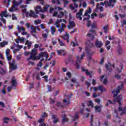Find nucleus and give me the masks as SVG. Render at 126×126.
Listing matches in <instances>:
<instances>
[{
	"label": "nucleus",
	"instance_id": "obj_1",
	"mask_svg": "<svg viewBox=\"0 0 126 126\" xmlns=\"http://www.w3.org/2000/svg\"><path fill=\"white\" fill-rule=\"evenodd\" d=\"M36 55H37V50L35 49L32 50L31 52V56L27 59V61H30V60H32V61H36V60H40L41 57L44 58V57L46 59H48V57H49L48 53L46 52H42L39 53L37 57H36Z\"/></svg>",
	"mask_w": 126,
	"mask_h": 126
},
{
	"label": "nucleus",
	"instance_id": "obj_2",
	"mask_svg": "<svg viewBox=\"0 0 126 126\" xmlns=\"http://www.w3.org/2000/svg\"><path fill=\"white\" fill-rule=\"evenodd\" d=\"M86 53H87V56L88 58V60L89 62H90L92 60L91 57L93 55V52L91 51V49L89 48H91L94 46V44L92 43L90 40H88L86 42Z\"/></svg>",
	"mask_w": 126,
	"mask_h": 126
},
{
	"label": "nucleus",
	"instance_id": "obj_3",
	"mask_svg": "<svg viewBox=\"0 0 126 126\" xmlns=\"http://www.w3.org/2000/svg\"><path fill=\"white\" fill-rule=\"evenodd\" d=\"M123 100V95L121 94L118 95L117 98H115L114 101L112 102L111 100H108V102L106 104V106L108 107L109 106V104H115L116 102H118L119 105V107L118 108L119 111H122L123 110V108L121 107L122 106V101Z\"/></svg>",
	"mask_w": 126,
	"mask_h": 126
},
{
	"label": "nucleus",
	"instance_id": "obj_4",
	"mask_svg": "<svg viewBox=\"0 0 126 126\" xmlns=\"http://www.w3.org/2000/svg\"><path fill=\"white\" fill-rule=\"evenodd\" d=\"M116 0H109V1L105 0L104 2L100 3V5L102 6L105 5V7H114L115 6L114 3H116Z\"/></svg>",
	"mask_w": 126,
	"mask_h": 126
},
{
	"label": "nucleus",
	"instance_id": "obj_5",
	"mask_svg": "<svg viewBox=\"0 0 126 126\" xmlns=\"http://www.w3.org/2000/svg\"><path fill=\"white\" fill-rule=\"evenodd\" d=\"M19 2L16 1V0H13V5L12 6L11 8H10L9 10L10 11V12H12L13 11H16L17 10V8L16 7V6H17V5H19V4H21L22 3V0H18Z\"/></svg>",
	"mask_w": 126,
	"mask_h": 126
},
{
	"label": "nucleus",
	"instance_id": "obj_6",
	"mask_svg": "<svg viewBox=\"0 0 126 126\" xmlns=\"http://www.w3.org/2000/svg\"><path fill=\"white\" fill-rule=\"evenodd\" d=\"M49 7H50V5H46L43 7V10L42 9V8H41V6H37L35 8V13L36 14H38L39 12H42V13H44V11H47V10H48V8H49Z\"/></svg>",
	"mask_w": 126,
	"mask_h": 126
},
{
	"label": "nucleus",
	"instance_id": "obj_7",
	"mask_svg": "<svg viewBox=\"0 0 126 126\" xmlns=\"http://www.w3.org/2000/svg\"><path fill=\"white\" fill-rule=\"evenodd\" d=\"M63 102L64 104L61 102H58L57 103V106L60 107V108H63L64 106H68V105H69V104H70V101H69V100H66V99H64L63 100Z\"/></svg>",
	"mask_w": 126,
	"mask_h": 126
},
{
	"label": "nucleus",
	"instance_id": "obj_8",
	"mask_svg": "<svg viewBox=\"0 0 126 126\" xmlns=\"http://www.w3.org/2000/svg\"><path fill=\"white\" fill-rule=\"evenodd\" d=\"M9 64L10 65V72H11L12 70H14V69L17 68V65L15 63V61L14 60L9 62Z\"/></svg>",
	"mask_w": 126,
	"mask_h": 126
},
{
	"label": "nucleus",
	"instance_id": "obj_9",
	"mask_svg": "<svg viewBox=\"0 0 126 126\" xmlns=\"http://www.w3.org/2000/svg\"><path fill=\"white\" fill-rule=\"evenodd\" d=\"M124 87V83L121 82V86H119L118 87V89L117 90H114L112 92V93H116V94H114L113 95L114 98H116V97H117V96H118V94H119V93H120V91L121 90V89H123Z\"/></svg>",
	"mask_w": 126,
	"mask_h": 126
},
{
	"label": "nucleus",
	"instance_id": "obj_10",
	"mask_svg": "<svg viewBox=\"0 0 126 126\" xmlns=\"http://www.w3.org/2000/svg\"><path fill=\"white\" fill-rule=\"evenodd\" d=\"M84 56H85L84 52L83 53V54L81 55V58H79V57H77V61L76 62V67L78 69H79L80 66H79V63H81V61L82 60V59L84 58Z\"/></svg>",
	"mask_w": 126,
	"mask_h": 126
},
{
	"label": "nucleus",
	"instance_id": "obj_11",
	"mask_svg": "<svg viewBox=\"0 0 126 126\" xmlns=\"http://www.w3.org/2000/svg\"><path fill=\"white\" fill-rule=\"evenodd\" d=\"M83 9H80L79 11L76 14V17L78 20H82V14H83Z\"/></svg>",
	"mask_w": 126,
	"mask_h": 126
},
{
	"label": "nucleus",
	"instance_id": "obj_12",
	"mask_svg": "<svg viewBox=\"0 0 126 126\" xmlns=\"http://www.w3.org/2000/svg\"><path fill=\"white\" fill-rule=\"evenodd\" d=\"M63 0V1L64 3V6L65 7L66 6L67 4H68V2H69V1H68V0ZM52 3H57V4H61V2L60 1V0H52Z\"/></svg>",
	"mask_w": 126,
	"mask_h": 126
},
{
	"label": "nucleus",
	"instance_id": "obj_13",
	"mask_svg": "<svg viewBox=\"0 0 126 126\" xmlns=\"http://www.w3.org/2000/svg\"><path fill=\"white\" fill-rule=\"evenodd\" d=\"M89 14L91 13V8L89 7L88 9H87V10H86L85 14L84 15V16H88V18H85L84 19V21H85V20H89V19L90 18V15H88Z\"/></svg>",
	"mask_w": 126,
	"mask_h": 126
},
{
	"label": "nucleus",
	"instance_id": "obj_14",
	"mask_svg": "<svg viewBox=\"0 0 126 126\" xmlns=\"http://www.w3.org/2000/svg\"><path fill=\"white\" fill-rule=\"evenodd\" d=\"M115 67V65L112 64L110 63H108V64H106L105 65V68H106L107 70L109 71L110 72L112 71L113 68Z\"/></svg>",
	"mask_w": 126,
	"mask_h": 126
},
{
	"label": "nucleus",
	"instance_id": "obj_15",
	"mask_svg": "<svg viewBox=\"0 0 126 126\" xmlns=\"http://www.w3.org/2000/svg\"><path fill=\"white\" fill-rule=\"evenodd\" d=\"M74 27H75V22L73 21L69 20V25L67 26L68 29H72V28H74Z\"/></svg>",
	"mask_w": 126,
	"mask_h": 126
},
{
	"label": "nucleus",
	"instance_id": "obj_16",
	"mask_svg": "<svg viewBox=\"0 0 126 126\" xmlns=\"http://www.w3.org/2000/svg\"><path fill=\"white\" fill-rule=\"evenodd\" d=\"M62 37L63 40L66 41L67 43H69V34L67 32H65L63 35H62Z\"/></svg>",
	"mask_w": 126,
	"mask_h": 126
},
{
	"label": "nucleus",
	"instance_id": "obj_17",
	"mask_svg": "<svg viewBox=\"0 0 126 126\" xmlns=\"http://www.w3.org/2000/svg\"><path fill=\"white\" fill-rule=\"evenodd\" d=\"M27 15H29L30 17H33V18H37L38 17V15L35 14V12L33 11H30V12H28L27 13Z\"/></svg>",
	"mask_w": 126,
	"mask_h": 126
},
{
	"label": "nucleus",
	"instance_id": "obj_18",
	"mask_svg": "<svg viewBox=\"0 0 126 126\" xmlns=\"http://www.w3.org/2000/svg\"><path fill=\"white\" fill-rule=\"evenodd\" d=\"M14 47L17 48V49L14 50L13 52L14 53H17V52H18L19 51H20V49H22V48H23V46L19 45L18 44L16 45L15 44V43L14 44Z\"/></svg>",
	"mask_w": 126,
	"mask_h": 126
},
{
	"label": "nucleus",
	"instance_id": "obj_19",
	"mask_svg": "<svg viewBox=\"0 0 126 126\" xmlns=\"http://www.w3.org/2000/svg\"><path fill=\"white\" fill-rule=\"evenodd\" d=\"M57 53L60 56H62V55L63 54V56H64L66 54V50H65V49L57 50Z\"/></svg>",
	"mask_w": 126,
	"mask_h": 126
},
{
	"label": "nucleus",
	"instance_id": "obj_20",
	"mask_svg": "<svg viewBox=\"0 0 126 126\" xmlns=\"http://www.w3.org/2000/svg\"><path fill=\"white\" fill-rule=\"evenodd\" d=\"M102 46H103V43L98 39H96L95 41V47H96V48H101Z\"/></svg>",
	"mask_w": 126,
	"mask_h": 126
},
{
	"label": "nucleus",
	"instance_id": "obj_21",
	"mask_svg": "<svg viewBox=\"0 0 126 126\" xmlns=\"http://www.w3.org/2000/svg\"><path fill=\"white\" fill-rule=\"evenodd\" d=\"M11 84L12 87H16L17 85V82H16V80H15L14 77H13L11 79Z\"/></svg>",
	"mask_w": 126,
	"mask_h": 126
},
{
	"label": "nucleus",
	"instance_id": "obj_22",
	"mask_svg": "<svg viewBox=\"0 0 126 126\" xmlns=\"http://www.w3.org/2000/svg\"><path fill=\"white\" fill-rule=\"evenodd\" d=\"M69 7L72 10H74L75 8H77V7H78V5L76 2H74V4H70Z\"/></svg>",
	"mask_w": 126,
	"mask_h": 126
},
{
	"label": "nucleus",
	"instance_id": "obj_23",
	"mask_svg": "<svg viewBox=\"0 0 126 126\" xmlns=\"http://www.w3.org/2000/svg\"><path fill=\"white\" fill-rule=\"evenodd\" d=\"M62 117H63V118H62L63 124H64V123H67V122H68V119L66 117V115H65V114L62 115Z\"/></svg>",
	"mask_w": 126,
	"mask_h": 126
},
{
	"label": "nucleus",
	"instance_id": "obj_24",
	"mask_svg": "<svg viewBox=\"0 0 126 126\" xmlns=\"http://www.w3.org/2000/svg\"><path fill=\"white\" fill-rule=\"evenodd\" d=\"M82 71L86 72V74H87V75H89L90 77H91V74L92 73V72H89V71H88V69H86L83 67L82 68Z\"/></svg>",
	"mask_w": 126,
	"mask_h": 126
},
{
	"label": "nucleus",
	"instance_id": "obj_25",
	"mask_svg": "<svg viewBox=\"0 0 126 126\" xmlns=\"http://www.w3.org/2000/svg\"><path fill=\"white\" fill-rule=\"evenodd\" d=\"M0 16L1 17V18H3V17H7L8 16V15H7V11L1 12L0 14Z\"/></svg>",
	"mask_w": 126,
	"mask_h": 126
},
{
	"label": "nucleus",
	"instance_id": "obj_26",
	"mask_svg": "<svg viewBox=\"0 0 126 126\" xmlns=\"http://www.w3.org/2000/svg\"><path fill=\"white\" fill-rule=\"evenodd\" d=\"M66 27L65 25L62 23L61 24V27L58 29V31H59V32H63L64 31V28H66Z\"/></svg>",
	"mask_w": 126,
	"mask_h": 126
},
{
	"label": "nucleus",
	"instance_id": "obj_27",
	"mask_svg": "<svg viewBox=\"0 0 126 126\" xmlns=\"http://www.w3.org/2000/svg\"><path fill=\"white\" fill-rule=\"evenodd\" d=\"M71 120L73 121L78 120V112H76L75 113V115L71 117Z\"/></svg>",
	"mask_w": 126,
	"mask_h": 126
},
{
	"label": "nucleus",
	"instance_id": "obj_28",
	"mask_svg": "<svg viewBox=\"0 0 126 126\" xmlns=\"http://www.w3.org/2000/svg\"><path fill=\"white\" fill-rule=\"evenodd\" d=\"M87 36L88 38H90L92 40V41H93L94 40V32H93L92 33H88Z\"/></svg>",
	"mask_w": 126,
	"mask_h": 126
},
{
	"label": "nucleus",
	"instance_id": "obj_29",
	"mask_svg": "<svg viewBox=\"0 0 126 126\" xmlns=\"http://www.w3.org/2000/svg\"><path fill=\"white\" fill-rule=\"evenodd\" d=\"M52 119L53 120H54V121H53L54 124H57V123L59 122V119L57 118V115H53L52 116Z\"/></svg>",
	"mask_w": 126,
	"mask_h": 126
},
{
	"label": "nucleus",
	"instance_id": "obj_30",
	"mask_svg": "<svg viewBox=\"0 0 126 126\" xmlns=\"http://www.w3.org/2000/svg\"><path fill=\"white\" fill-rule=\"evenodd\" d=\"M98 89L100 91V92H105L106 91V89L103 85H100L98 87Z\"/></svg>",
	"mask_w": 126,
	"mask_h": 126
},
{
	"label": "nucleus",
	"instance_id": "obj_31",
	"mask_svg": "<svg viewBox=\"0 0 126 126\" xmlns=\"http://www.w3.org/2000/svg\"><path fill=\"white\" fill-rule=\"evenodd\" d=\"M101 108H102V105L98 106L96 105L94 107V109L95 110L96 113L98 112L100 113L101 112Z\"/></svg>",
	"mask_w": 126,
	"mask_h": 126
},
{
	"label": "nucleus",
	"instance_id": "obj_32",
	"mask_svg": "<svg viewBox=\"0 0 126 126\" xmlns=\"http://www.w3.org/2000/svg\"><path fill=\"white\" fill-rule=\"evenodd\" d=\"M32 41H30L29 40H27L25 45H28V48L30 49L31 48V46H32Z\"/></svg>",
	"mask_w": 126,
	"mask_h": 126
},
{
	"label": "nucleus",
	"instance_id": "obj_33",
	"mask_svg": "<svg viewBox=\"0 0 126 126\" xmlns=\"http://www.w3.org/2000/svg\"><path fill=\"white\" fill-rule=\"evenodd\" d=\"M58 42L60 46L62 47H65V43L63 41L61 40V39L58 38Z\"/></svg>",
	"mask_w": 126,
	"mask_h": 126
},
{
	"label": "nucleus",
	"instance_id": "obj_34",
	"mask_svg": "<svg viewBox=\"0 0 126 126\" xmlns=\"http://www.w3.org/2000/svg\"><path fill=\"white\" fill-rule=\"evenodd\" d=\"M18 31L19 32H25V28L23 27H19V26L17 27Z\"/></svg>",
	"mask_w": 126,
	"mask_h": 126
},
{
	"label": "nucleus",
	"instance_id": "obj_35",
	"mask_svg": "<svg viewBox=\"0 0 126 126\" xmlns=\"http://www.w3.org/2000/svg\"><path fill=\"white\" fill-rule=\"evenodd\" d=\"M8 44V42L7 41H3V42L0 43V47H5V46H7Z\"/></svg>",
	"mask_w": 126,
	"mask_h": 126
},
{
	"label": "nucleus",
	"instance_id": "obj_36",
	"mask_svg": "<svg viewBox=\"0 0 126 126\" xmlns=\"http://www.w3.org/2000/svg\"><path fill=\"white\" fill-rule=\"evenodd\" d=\"M64 15V13H63V11H61L60 12V14L58 15L57 17L58 18H62V17H63Z\"/></svg>",
	"mask_w": 126,
	"mask_h": 126
},
{
	"label": "nucleus",
	"instance_id": "obj_37",
	"mask_svg": "<svg viewBox=\"0 0 126 126\" xmlns=\"http://www.w3.org/2000/svg\"><path fill=\"white\" fill-rule=\"evenodd\" d=\"M45 59L44 58H42L41 59L40 61H39V63L37 64V66L39 67H41V66H42V65H43V63H42V62H43V61H44Z\"/></svg>",
	"mask_w": 126,
	"mask_h": 126
},
{
	"label": "nucleus",
	"instance_id": "obj_38",
	"mask_svg": "<svg viewBox=\"0 0 126 126\" xmlns=\"http://www.w3.org/2000/svg\"><path fill=\"white\" fill-rule=\"evenodd\" d=\"M88 106L89 107H91V108H93V107H94V104H93V102H92V101H89L88 102Z\"/></svg>",
	"mask_w": 126,
	"mask_h": 126
},
{
	"label": "nucleus",
	"instance_id": "obj_39",
	"mask_svg": "<svg viewBox=\"0 0 126 126\" xmlns=\"http://www.w3.org/2000/svg\"><path fill=\"white\" fill-rule=\"evenodd\" d=\"M82 108L80 109V114H83V110H84V107H85V105H84V103L82 104Z\"/></svg>",
	"mask_w": 126,
	"mask_h": 126
},
{
	"label": "nucleus",
	"instance_id": "obj_40",
	"mask_svg": "<svg viewBox=\"0 0 126 126\" xmlns=\"http://www.w3.org/2000/svg\"><path fill=\"white\" fill-rule=\"evenodd\" d=\"M36 27H35L32 25L31 26V29L32 30V32H36Z\"/></svg>",
	"mask_w": 126,
	"mask_h": 126
},
{
	"label": "nucleus",
	"instance_id": "obj_41",
	"mask_svg": "<svg viewBox=\"0 0 126 126\" xmlns=\"http://www.w3.org/2000/svg\"><path fill=\"white\" fill-rule=\"evenodd\" d=\"M120 10H121L122 12H125L126 11V6H124L123 8H121L122 7V6H120Z\"/></svg>",
	"mask_w": 126,
	"mask_h": 126
},
{
	"label": "nucleus",
	"instance_id": "obj_42",
	"mask_svg": "<svg viewBox=\"0 0 126 126\" xmlns=\"http://www.w3.org/2000/svg\"><path fill=\"white\" fill-rule=\"evenodd\" d=\"M82 6L84 8H86L87 6V2H86V1H84L83 3H82Z\"/></svg>",
	"mask_w": 126,
	"mask_h": 126
},
{
	"label": "nucleus",
	"instance_id": "obj_43",
	"mask_svg": "<svg viewBox=\"0 0 126 126\" xmlns=\"http://www.w3.org/2000/svg\"><path fill=\"white\" fill-rule=\"evenodd\" d=\"M96 28H97V25L95 23H93L92 25H91L92 29H94Z\"/></svg>",
	"mask_w": 126,
	"mask_h": 126
},
{
	"label": "nucleus",
	"instance_id": "obj_44",
	"mask_svg": "<svg viewBox=\"0 0 126 126\" xmlns=\"http://www.w3.org/2000/svg\"><path fill=\"white\" fill-rule=\"evenodd\" d=\"M44 122H45V119L44 118H40L38 121V123L40 124H42V123H44Z\"/></svg>",
	"mask_w": 126,
	"mask_h": 126
},
{
	"label": "nucleus",
	"instance_id": "obj_45",
	"mask_svg": "<svg viewBox=\"0 0 126 126\" xmlns=\"http://www.w3.org/2000/svg\"><path fill=\"white\" fill-rule=\"evenodd\" d=\"M103 29L104 30V32H108L109 31V28H108V26H105L103 27Z\"/></svg>",
	"mask_w": 126,
	"mask_h": 126
},
{
	"label": "nucleus",
	"instance_id": "obj_46",
	"mask_svg": "<svg viewBox=\"0 0 126 126\" xmlns=\"http://www.w3.org/2000/svg\"><path fill=\"white\" fill-rule=\"evenodd\" d=\"M41 20H35L34 21V23H35L36 25H38V24H41Z\"/></svg>",
	"mask_w": 126,
	"mask_h": 126
},
{
	"label": "nucleus",
	"instance_id": "obj_47",
	"mask_svg": "<svg viewBox=\"0 0 126 126\" xmlns=\"http://www.w3.org/2000/svg\"><path fill=\"white\" fill-rule=\"evenodd\" d=\"M0 74H4L5 73V71L1 67H0Z\"/></svg>",
	"mask_w": 126,
	"mask_h": 126
},
{
	"label": "nucleus",
	"instance_id": "obj_48",
	"mask_svg": "<svg viewBox=\"0 0 126 126\" xmlns=\"http://www.w3.org/2000/svg\"><path fill=\"white\" fill-rule=\"evenodd\" d=\"M8 121H9V118H8L6 117L3 119V122L5 123V124H7V123H8Z\"/></svg>",
	"mask_w": 126,
	"mask_h": 126
},
{
	"label": "nucleus",
	"instance_id": "obj_49",
	"mask_svg": "<svg viewBox=\"0 0 126 126\" xmlns=\"http://www.w3.org/2000/svg\"><path fill=\"white\" fill-rule=\"evenodd\" d=\"M48 117V114L46 113L45 112H44L42 115H41V118H47Z\"/></svg>",
	"mask_w": 126,
	"mask_h": 126
},
{
	"label": "nucleus",
	"instance_id": "obj_50",
	"mask_svg": "<svg viewBox=\"0 0 126 126\" xmlns=\"http://www.w3.org/2000/svg\"><path fill=\"white\" fill-rule=\"evenodd\" d=\"M123 68H124V66H123V65H121V69L120 70V68H117V70L120 73V72H122V70H123Z\"/></svg>",
	"mask_w": 126,
	"mask_h": 126
},
{
	"label": "nucleus",
	"instance_id": "obj_51",
	"mask_svg": "<svg viewBox=\"0 0 126 126\" xmlns=\"http://www.w3.org/2000/svg\"><path fill=\"white\" fill-rule=\"evenodd\" d=\"M118 53L119 55H122V53H123V49H122V48L119 47L118 48Z\"/></svg>",
	"mask_w": 126,
	"mask_h": 126
},
{
	"label": "nucleus",
	"instance_id": "obj_52",
	"mask_svg": "<svg viewBox=\"0 0 126 126\" xmlns=\"http://www.w3.org/2000/svg\"><path fill=\"white\" fill-rule=\"evenodd\" d=\"M93 122V115H91V121H90V124L91 126H93V124H92V122Z\"/></svg>",
	"mask_w": 126,
	"mask_h": 126
},
{
	"label": "nucleus",
	"instance_id": "obj_53",
	"mask_svg": "<svg viewBox=\"0 0 126 126\" xmlns=\"http://www.w3.org/2000/svg\"><path fill=\"white\" fill-rule=\"evenodd\" d=\"M59 23H60V19H58L57 22L55 23L56 25V27H57V28H58V27H59L60 26V25H59Z\"/></svg>",
	"mask_w": 126,
	"mask_h": 126
},
{
	"label": "nucleus",
	"instance_id": "obj_54",
	"mask_svg": "<svg viewBox=\"0 0 126 126\" xmlns=\"http://www.w3.org/2000/svg\"><path fill=\"white\" fill-rule=\"evenodd\" d=\"M42 37L44 38L45 40H47V38L48 37V34L47 33H43L42 34Z\"/></svg>",
	"mask_w": 126,
	"mask_h": 126
},
{
	"label": "nucleus",
	"instance_id": "obj_55",
	"mask_svg": "<svg viewBox=\"0 0 126 126\" xmlns=\"http://www.w3.org/2000/svg\"><path fill=\"white\" fill-rule=\"evenodd\" d=\"M66 76L68 78H70V77H71V73H70V72H67L66 73Z\"/></svg>",
	"mask_w": 126,
	"mask_h": 126
},
{
	"label": "nucleus",
	"instance_id": "obj_56",
	"mask_svg": "<svg viewBox=\"0 0 126 126\" xmlns=\"http://www.w3.org/2000/svg\"><path fill=\"white\" fill-rule=\"evenodd\" d=\"M6 58H7V60L8 61H11V56H10L9 54L8 55H6Z\"/></svg>",
	"mask_w": 126,
	"mask_h": 126
},
{
	"label": "nucleus",
	"instance_id": "obj_57",
	"mask_svg": "<svg viewBox=\"0 0 126 126\" xmlns=\"http://www.w3.org/2000/svg\"><path fill=\"white\" fill-rule=\"evenodd\" d=\"M119 16H120V18H125V17H126V14H124L123 15L119 14Z\"/></svg>",
	"mask_w": 126,
	"mask_h": 126
},
{
	"label": "nucleus",
	"instance_id": "obj_58",
	"mask_svg": "<svg viewBox=\"0 0 126 126\" xmlns=\"http://www.w3.org/2000/svg\"><path fill=\"white\" fill-rule=\"evenodd\" d=\"M9 52H10V50H9V49H7L5 51L6 56L9 55Z\"/></svg>",
	"mask_w": 126,
	"mask_h": 126
},
{
	"label": "nucleus",
	"instance_id": "obj_59",
	"mask_svg": "<svg viewBox=\"0 0 126 126\" xmlns=\"http://www.w3.org/2000/svg\"><path fill=\"white\" fill-rule=\"evenodd\" d=\"M51 32H56V28L55 27H51Z\"/></svg>",
	"mask_w": 126,
	"mask_h": 126
},
{
	"label": "nucleus",
	"instance_id": "obj_60",
	"mask_svg": "<svg viewBox=\"0 0 126 126\" xmlns=\"http://www.w3.org/2000/svg\"><path fill=\"white\" fill-rule=\"evenodd\" d=\"M94 16H95V17H96V16H97V14L96 13H93V14H92V17H92V19H94Z\"/></svg>",
	"mask_w": 126,
	"mask_h": 126
},
{
	"label": "nucleus",
	"instance_id": "obj_61",
	"mask_svg": "<svg viewBox=\"0 0 126 126\" xmlns=\"http://www.w3.org/2000/svg\"><path fill=\"white\" fill-rule=\"evenodd\" d=\"M95 102L96 103H97V104H100V102H101V100L99 98H96L95 99Z\"/></svg>",
	"mask_w": 126,
	"mask_h": 126
},
{
	"label": "nucleus",
	"instance_id": "obj_62",
	"mask_svg": "<svg viewBox=\"0 0 126 126\" xmlns=\"http://www.w3.org/2000/svg\"><path fill=\"white\" fill-rule=\"evenodd\" d=\"M71 82L73 83H76V79L75 78H73L71 79Z\"/></svg>",
	"mask_w": 126,
	"mask_h": 126
},
{
	"label": "nucleus",
	"instance_id": "obj_63",
	"mask_svg": "<svg viewBox=\"0 0 126 126\" xmlns=\"http://www.w3.org/2000/svg\"><path fill=\"white\" fill-rule=\"evenodd\" d=\"M30 54V52H28V51H25L24 53V56H28V55H29Z\"/></svg>",
	"mask_w": 126,
	"mask_h": 126
},
{
	"label": "nucleus",
	"instance_id": "obj_64",
	"mask_svg": "<svg viewBox=\"0 0 126 126\" xmlns=\"http://www.w3.org/2000/svg\"><path fill=\"white\" fill-rule=\"evenodd\" d=\"M126 20H123L122 22V27H124V25H126Z\"/></svg>",
	"mask_w": 126,
	"mask_h": 126
}]
</instances>
